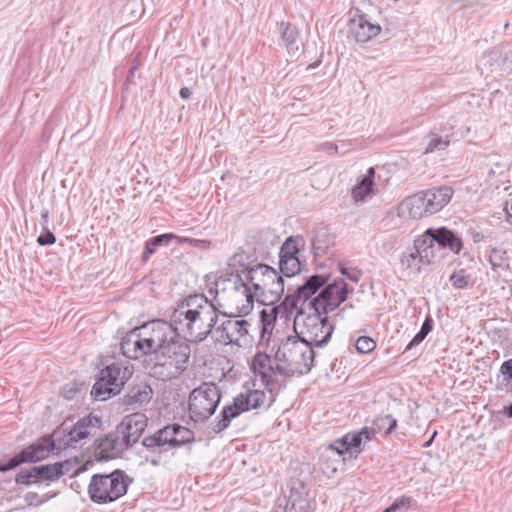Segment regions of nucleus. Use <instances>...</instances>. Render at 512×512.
I'll return each mask as SVG.
<instances>
[{
  "label": "nucleus",
  "instance_id": "a18cd8bd",
  "mask_svg": "<svg viewBox=\"0 0 512 512\" xmlns=\"http://www.w3.org/2000/svg\"><path fill=\"white\" fill-rule=\"evenodd\" d=\"M340 273L352 282H358L362 276L361 270L357 268H347L344 266H340Z\"/></svg>",
  "mask_w": 512,
  "mask_h": 512
},
{
  "label": "nucleus",
  "instance_id": "6ab92c4d",
  "mask_svg": "<svg viewBox=\"0 0 512 512\" xmlns=\"http://www.w3.org/2000/svg\"><path fill=\"white\" fill-rule=\"evenodd\" d=\"M227 265L230 272L226 274V280L231 281L233 278L234 291L236 292V282L238 278L246 283L249 277L248 271L254 269V266H251L250 255L244 251L234 253L229 258Z\"/></svg>",
  "mask_w": 512,
  "mask_h": 512
},
{
  "label": "nucleus",
  "instance_id": "4d7b16f0",
  "mask_svg": "<svg viewBox=\"0 0 512 512\" xmlns=\"http://www.w3.org/2000/svg\"><path fill=\"white\" fill-rule=\"evenodd\" d=\"M503 413L507 418H512V403L504 406Z\"/></svg>",
  "mask_w": 512,
  "mask_h": 512
},
{
  "label": "nucleus",
  "instance_id": "412c9836",
  "mask_svg": "<svg viewBox=\"0 0 512 512\" xmlns=\"http://www.w3.org/2000/svg\"><path fill=\"white\" fill-rule=\"evenodd\" d=\"M69 470L70 463L68 461L33 466V473L37 476L38 484L55 482L67 474Z\"/></svg>",
  "mask_w": 512,
  "mask_h": 512
},
{
  "label": "nucleus",
  "instance_id": "09e8293b",
  "mask_svg": "<svg viewBox=\"0 0 512 512\" xmlns=\"http://www.w3.org/2000/svg\"><path fill=\"white\" fill-rule=\"evenodd\" d=\"M322 459L324 460L323 465H326V467H323V470L325 473H335L337 471V461L336 460H330V456H322Z\"/></svg>",
  "mask_w": 512,
  "mask_h": 512
},
{
  "label": "nucleus",
  "instance_id": "20e7f679",
  "mask_svg": "<svg viewBox=\"0 0 512 512\" xmlns=\"http://www.w3.org/2000/svg\"><path fill=\"white\" fill-rule=\"evenodd\" d=\"M246 283L238 278L236 282V297L245 300L239 313L248 314L255 300L263 305H273L280 300L284 293V280L274 268L266 264H257L248 271Z\"/></svg>",
  "mask_w": 512,
  "mask_h": 512
},
{
  "label": "nucleus",
  "instance_id": "13d9d810",
  "mask_svg": "<svg viewBox=\"0 0 512 512\" xmlns=\"http://www.w3.org/2000/svg\"><path fill=\"white\" fill-rule=\"evenodd\" d=\"M137 69V64L133 65L130 69H129V72H128V75H127V80H130V78L133 77L134 73H135V70Z\"/></svg>",
  "mask_w": 512,
  "mask_h": 512
},
{
  "label": "nucleus",
  "instance_id": "1a4fd4ad",
  "mask_svg": "<svg viewBox=\"0 0 512 512\" xmlns=\"http://www.w3.org/2000/svg\"><path fill=\"white\" fill-rule=\"evenodd\" d=\"M101 424V419L94 414L80 418L73 426H68L67 422H64L54 431L58 449L76 448L81 440L86 439Z\"/></svg>",
  "mask_w": 512,
  "mask_h": 512
},
{
  "label": "nucleus",
  "instance_id": "c756f323",
  "mask_svg": "<svg viewBox=\"0 0 512 512\" xmlns=\"http://www.w3.org/2000/svg\"><path fill=\"white\" fill-rule=\"evenodd\" d=\"M242 412L233 401L232 404L225 405L216 418L212 427L214 433L219 434L226 430L233 419L240 416Z\"/></svg>",
  "mask_w": 512,
  "mask_h": 512
},
{
  "label": "nucleus",
  "instance_id": "7ed1b4c3",
  "mask_svg": "<svg viewBox=\"0 0 512 512\" xmlns=\"http://www.w3.org/2000/svg\"><path fill=\"white\" fill-rule=\"evenodd\" d=\"M218 320L217 308L204 295L194 294L185 298L172 314V322L186 340L201 343L207 339Z\"/></svg>",
  "mask_w": 512,
  "mask_h": 512
},
{
  "label": "nucleus",
  "instance_id": "603ef678",
  "mask_svg": "<svg viewBox=\"0 0 512 512\" xmlns=\"http://www.w3.org/2000/svg\"><path fill=\"white\" fill-rule=\"evenodd\" d=\"M433 329V324H432V319L430 317H427L421 328H420V332H422L423 334H425L426 336L432 331Z\"/></svg>",
  "mask_w": 512,
  "mask_h": 512
},
{
  "label": "nucleus",
  "instance_id": "f03ea898",
  "mask_svg": "<svg viewBox=\"0 0 512 512\" xmlns=\"http://www.w3.org/2000/svg\"><path fill=\"white\" fill-rule=\"evenodd\" d=\"M315 353L309 344L299 337L282 339L273 358L266 353H257L252 368L272 397L286 387V378L307 374L313 367Z\"/></svg>",
  "mask_w": 512,
  "mask_h": 512
},
{
  "label": "nucleus",
  "instance_id": "f8f14e48",
  "mask_svg": "<svg viewBox=\"0 0 512 512\" xmlns=\"http://www.w3.org/2000/svg\"><path fill=\"white\" fill-rule=\"evenodd\" d=\"M434 259L433 251L429 247L424 235L418 236L411 247L401 255L400 263L407 270L420 272L422 267L430 265Z\"/></svg>",
  "mask_w": 512,
  "mask_h": 512
},
{
  "label": "nucleus",
  "instance_id": "bf43d9fd",
  "mask_svg": "<svg viewBox=\"0 0 512 512\" xmlns=\"http://www.w3.org/2000/svg\"><path fill=\"white\" fill-rule=\"evenodd\" d=\"M159 462H160L159 458L158 459L155 458V459L150 460V463L152 465H154V466H157L159 464Z\"/></svg>",
  "mask_w": 512,
  "mask_h": 512
},
{
  "label": "nucleus",
  "instance_id": "a878e982",
  "mask_svg": "<svg viewBox=\"0 0 512 512\" xmlns=\"http://www.w3.org/2000/svg\"><path fill=\"white\" fill-rule=\"evenodd\" d=\"M400 209L403 214L407 213L409 217L414 219L430 215L423 192H418L412 196L406 197L401 202Z\"/></svg>",
  "mask_w": 512,
  "mask_h": 512
},
{
  "label": "nucleus",
  "instance_id": "2f4dec72",
  "mask_svg": "<svg viewBox=\"0 0 512 512\" xmlns=\"http://www.w3.org/2000/svg\"><path fill=\"white\" fill-rule=\"evenodd\" d=\"M305 246L302 236H289L282 244L279 252V258L299 257L298 254Z\"/></svg>",
  "mask_w": 512,
  "mask_h": 512
},
{
  "label": "nucleus",
  "instance_id": "393cba45",
  "mask_svg": "<svg viewBox=\"0 0 512 512\" xmlns=\"http://www.w3.org/2000/svg\"><path fill=\"white\" fill-rule=\"evenodd\" d=\"M265 400V392L258 389H247L245 392L239 393L233 399L242 413L258 409L264 404Z\"/></svg>",
  "mask_w": 512,
  "mask_h": 512
},
{
  "label": "nucleus",
  "instance_id": "49530a36",
  "mask_svg": "<svg viewBox=\"0 0 512 512\" xmlns=\"http://www.w3.org/2000/svg\"><path fill=\"white\" fill-rule=\"evenodd\" d=\"M328 245L323 244L319 237H315L312 240V250L315 258L321 257L327 253Z\"/></svg>",
  "mask_w": 512,
  "mask_h": 512
},
{
  "label": "nucleus",
  "instance_id": "7c9ffc66",
  "mask_svg": "<svg viewBox=\"0 0 512 512\" xmlns=\"http://www.w3.org/2000/svg\"><path fill=\"white\" fill-rule=\"evenodd\" d=\"M174 238V234L165 233L148 239L145 243V249L142 253L141 261L147 262L150 259L151 255H153L156 252L159 246H168L172 239Z\"/></svg>",
  "mask_w": 512,
  "mask_h": 512
},
{
  "label": "nucleus",
  "instance_id": "79ce46f5",
  "mask_svg": "<svg viewBox=\"0 0 512 512\" xmlns=\"http://www.w3.org/2000/svg\"><path fill=\"white\" fill-rule=\"evenodd\" d=\"M355 347L359 353L365 354L376 348V342L368 336H361L357 339Z\"/></svg>",
  "mask_w": 512,
  "mask_h": 512
},
{
  "label": "nucleus",
  "instance_id": "6e6d98bb",
  "mask_svg": "<svg viewBox=\"0 0 512 512\" xmlns=\"http://www.w3.org/2000/svg\"><path fill=\"white\" fill-rule=\"evenodd\" d=\"M505 211H506V220L512 224V203H511L510 207H508V203H506Z\"/></svg>",
  "mask_w": 512,
  "mask_h": 512
},
{
  "label": "nucleus",
  "instance_id": "2eb2a0df",
  "mask_svg": "<svg viewBox=\"0 0 512 512\" xmlns=\"http://www.w3.org/2000/svg\"><path fill=\"white\" fill-rule=\"evenodd\" d=\"M375 433L372 432V428L369 429L367 427L362 428L359 432L356 433H347L339 439H336L333 443H331L326 448V453H332L337 456H343V460H345V455H349L351 458L353 455H357L360 453V445L362 443L363 438L365 440H370L371 435Z\"/></svg>",
  "mask_w": 512,
  "mask_h": 512
},
{
  "label": "nucleus",
  "instance_id": "72a5a7b5",
  "mask_svg": "<svg viewBox=\"0 0 512 512\" xmlns=\"http://www.w3.org/2000/svg\"><path fill=\"white\" fill-rule=\"evenodd\" d=\"M305 266V262H302L299 257L293 258H279V268L283 276L293 277L300 273L302 268Z\"/></svg>",
  "mask_w": 512,
  "mask_h": 512
},
{
  "label": "nucleus",
  "instance_id": "c03bdc74",
  "mask_svg": "<svg viewBox=\"0 0 512 512\" xmlns=\"http://www.w3.org/2000/svg\"><path fill=\"white\" fill-rule=\"evenodd\" d=\"M54 496L55 494L46 495L42 499L38 500L39 496L36 492H27L24 496V499L29 505L39 506L45 503L47 500L53 498Z\"/></svg>",
  "mask_w": 512,
  "mask_h": 512
},
{
  "label": "nucleus",
  "instance_id": "5701e85b",
  "mask_svg": "<svg viewBox=\"0 0 512 512\" xmlns=\"http://www.w3.org/2000/svg\"><path fill=\"white\" fill-rule=\"evenodd\" d=\"M423 194L425 195L428 212L432 215L442 210L450 202L453 190L448 186H440L423 191Z\"/></svg>",
  "mask_w": 512,
  "mask_h": 512
},
{
  "label": "nucleus",
  "instance_id": "f3484780",
  "mask_svg": "<svg viewBox=\"0 0 512 512\" xmlns=\"http://www.w3.org/2000/svg\"><path fill=\"white\" fill-rule=\"evenodd\" d=\"M148 425V418L143 413H133L126 416L117 426L116 430L123 440L124 446L131 448L144 433Z\"/></svg>",
  "mask_w": 512,
  "mask_h": 512
},
{
  "label": "nucleus",
  "instance_id": "ddd939ff",
  "mask_svg": "<svg viewBox=\"0 0 512 512\" xmlns=\"http://www.w3.org/2000/svg\"><path fill=\"white\" fill-rule=\"evenodd\" d=\"M349 16L348 33L356 42L366 43L380 34L381 26L371 22L360 9L351 10Z\"/></svg>",
  "mask_w": 512,
  "mask_h": 512
},
{
  "label": "nucleus",
  "instance_id": "473e14b6",
  "mask_svg": "<svg viewBox=\"0 0 512 512\" xmlns=\"http://www.w3.org/2000/svg\"><path fill=\"white\" fill-rule=\"evenodd\" d=\"M397 428V420L392 415H378L373 420V433H392Z\"/></svg>",
  "mask_w": 512,
  "mask_h": 512
},
{
  "label": "nucleus",
  "instance_id": "39448f33",
  "mask_svg": "<svg viewBox=\"0 0 512 512\" xmlns=\"http://www.w3.org/2000/svg\"><path fill=\"white\" fill-rule=\"evenodd\" d=\"M188 341L178 335L164 345L154 357L152 375L162 381L178 378L189 366L191 347Z\"/></svg>",
  "mask_w": 512,
  "mask_h": 512
},
{
  "label": "nucleus",
  "instance_id": "9d476101",
  "mask_svg": "<svg viewBox=\"0 0 512 512\" xmlns=\"http://www.w3.org/2000/svg\"><path fill=\"white\" fill-rule=\"evenodd\" d=\"M55 449H58V440L54 437V433L51 436H42L30 446L15 454L7 462H0V472L15 469L24 463H36L44 460Z\"/></svg>",
  "mask_w": 512,
  "mask_h": 512
},
{
  "label": "nucleus",
  "instance_id": "0eeeda50",
  "mask_svg": "<svg viewBox=\"0 0 512 512\" xmlns=\"http://www.w3.org/2000/svg\"><path fill=\"white\" fill-rule=\"evenodd\" d=\"M132 373L129 367H123L120 363L107 365L98 373L91 395L95 400L105 401L119 394Z\"/></svg>",
  "mask_w": 512,
  "mask_h": 512
},
{
  "label": "nucleus",
  "instance_id": "423d86ee",
  "mask_svg": "<svg viewBox=\"0 0 512 512\" xmlns=\"http://www.w3.org/2000/svg\"><path fill=\"white\" fill-rule=\"evenodd\" d=\"M133 478L123 470L116 469L107 474H94L88 486V495L96 504H108L123 497Z\"/></svg>",
  "mask_w": 512,
  "mask_h": 512
},
{
  "label": "nucleus",
  "instance_id": "9b49d317",
  "mask_svg": "<svg viewBox=\"0 0 512 512\" xmlns=\"http://www.w3.org/2000/svg\"><path fill=\"white\" fill-rule=\"evenodd\" d=\"M145 344L151 354L156 355L170 340L178 336L175 324L162 319L148 321L141 326Z\"/></svg>",
  "mask_w": 512,
  "mask_h": 512
},
{
  "label": "nucleus",
  "instance_id": "f257e3e1",
  "mask_svg": "<svg viewBox=\"0 0 512 512\" xmlns=\"http://www.w3.org/2000/svg\"><path fill=\"white\" fill-rule=\"evenodd\" d=\"M330 274H314L306 278L292 294L283 300L285 310L296 309L294 330L296 336L310 347L326 345L333 332L334 325L329 322L328 314L344 303L353 288L342 278L328 283Z\"/></svg>",
  "mask_w": 512,
  "mask_h": 512
},
{
  "label": "nucleus",
  "instance_id": "dca6fc26",
  "mask_svg": "<svg viewBox=\"0 0 512 512\" xmlns=\"http://www.w3.org/2000/svg\"><path fill=\"white\" fill-rule=\"evenodd\" d=\"M423 235L427 240L429 247L433 251L434 256L435 244H437L439 248L448 249L455 255H458L463 249V241L461 237L447 227H439L436 229L428 228Z\"/></svg>",
  "mask_w": 512,
  "mask_h": 512
},
{
  "label": "nucleus",
  "instance_id": "6e6552de",
  "mask_svg": "<svg viewBox=\"0 0 512 512\" xmlns=\"http://www.w3.org/2000/svg\"><path fill=\"white\" fill-rule=\"evenodd\" d=\"M222 394L219 387L212 382H204L194 388L188 399V412L195 422L208 420L216 411Z\"/></svg>",
  "mask_w": 512,
  "mask_h": 512
},
{
  "label": "nucleus",
  "instance_id": "5fc2aeb1",
  "mask_svg": "<svg viewBox=\"0 0 512 512\" xmlns=\"http://www.w3.org/2000/svg\"><path fill=\"white\" fill-rule=\"evenodd\" d=\"M179 95L182 99H189L191 96V90L188 87H182L179 91Z\"/></svg>",
  "mask_w": 512,
  "mask_h": 512
},
{
  "label": "nucleus",
  "instance_id": "e433bc0d",
  "mask_svg": "<svg viewBox=\"0 0 512 512\" xmlns=\"http://www.w3.org/2000/svg\"><path fill=\"white\" fill-rule=\"evenodd\" d=\"M175 429V448L181 447L186 444H191L195 441V433L191 429L184 427L180 424H176Z\"/></svg>",
  "mask_w": 512,
  "mask_h": 512
},
{
  "label": "nucleus",
  "instance_id": "4468645a",
  "mask_svg": "<svg viewBox=\"0 0 512 512\" xmlns=\"http://www.w3.org/2000/svg\"><path fill=\"white\" fill-rule=\"evenodd\" d=\"M313 506L306 486L295 482L289 491V495L278 500L275 512H312Z\"/></svg>",
  "mask_w": 512,
  "mask_h": 512
},
{
  "label": "nucleus",
  "instance_id": "de8ad7c7",
  "mask_svg": "<svg viewBox=\"0 0 512 512\" xmlns=\"http://www.w3.org/2000/svg\"><path fill=\"white\" fill-rule=\"evenodd\" d=\"M37 242L40 246L53 245L56 242V237L50 230H47L39 235Z\"/></svg>",
  "mask_w": 512,
  "mask_h": 512
},
{
  "label": "nucleus",
  "instance_id": "e2e57ef3",
  "mask_svg": "<svg viewBox=\"0 0 512 512\" xmlns=\"http://www.w3.org/2000/svg\"><path fill=\"white\" fill-rule=\"evenodd\" d=\"M431 441H432V439H430L428 442H426L424 446H425V447L429 446V445H430V443H431Z\"/></svg>",
  "mask_w": 512,
  "mask_h": 512
},
{
  "label": "nucleus",
  "instance_id": "052dcab7",
  "mask_svg": "<svg viewBox=\"0 0 512 512\" xmlns=\"http://www.w3.org/2000/svg\"><path fill=\"white\" fill-rule=\"evenodd\" d=\"M352 308L353 306L350 304V305H345L343 308H342V312L345 311L347 308Z\"/></svg>",
  "mask_w": 512,
  "mask_h": 512
},
{
  "label": "nucleus",
  "instance_id": "680f3d73",
  "mask_svg": "<svg viewBox=\"0 0 512 512\" xmlns=\"http://www.w3.org/2000/svg\"><path fill=\"white\" fill-rule=\"evenodd\" d=\"M42 217H43L44 219H47V218H48V211L44 212V213L42 214Z\"/></svg>",
  "mask_w": 512,
  "mask_h": 512
},
{
  "label": "nucleus",
  "instance_id": "b1692460",
  "mask_svg": "<svg viewBox=\"0 0 512 512\" xmlns=\"http://www.w3.org/2000/svg\"><path fill=\"white\" fill-rule=\"evenodd\" d=\"M153 390L146 382L133 385L123 398V404L131 408H137L150 402Z\"/></svg>",
  "mask_w": 512,
  "mask_h": 512
},
{
  "label": "nucleus",
  "instance_id": "58836bf2",
  "mask_svg": "<svg viewBox=\"0 0 512 512\" xmlns=\"http://www.w3.org/2000/svg\"><path fill=\"white\" fill-rule=\"evenodd\" d=\"M134 339H136L135 328L126 333L120 343L122 354L129 359H133Z\"/></svg>",
  "mask_w": 512,
  "mask_h": 512
},
{
  "label": "nucleus",
  "instance_id": "bb28decb",
  "mask_svg": "<svg viewBox=\"0 0 512 512\" xmlns=\"http://www.w3.org/2000/svg\"><path fill=\"white\" fill-rule=\"evenodd\" d=\"M375 170L370 167L366 174L353 186L351 197L354 202L364 201L368 196L375 194Z\"/></svg>",
  "mask_w": 512,
  "mask_h": 512
},
{
  "label": "nucleus",
  "instance_id": "4be33fe9",
  "mask_svg": "<svg viewBox=\"0 0 512 512\" xmlns=\"http://www.w3.org/2000/svg\"><path fill=\"white\" fill-rule=\"evenodd\" d=\"M176 424H169L156 431L153 435L147 436L143 439L142 445L147 450L154 451V449H161L163 446H170L175 448V434Z\"/></svg>",
  "mask_w": 512,
  "mask_h": 512
},
{
  "label": "nucleus",
  "instance_id": "8fccbe9b",
  "mask_svg": "<svg viewBox=\"0 0 512 512\" xmlns=\"http://www.w3.org/2000/svg\"><path fill=\"white\" fill-rule=\"evenodd\" d=\"M319 151H323L328 155H334L338 153V146L333 142H324L319 145Z\"/></svg>",
  "mask_w": 512,
  "mask_h": 512
},
{
  "label": "nucleus",
  "instance_id": "4c0bfd02",
  "mask_svg": "<svg viewBox=\"0 0 512 512\" xmlns=\"http://www.w3.org/2000/svg\"><path fill=\"white\" fill-rule=\"evenodd\" d=\"M508 260L507 252L502 249L492 248L489 253V262L493 269L503 268Z\"/></svg>",
  "mask_w": 512,
  "mask_h": 512
},
{
  "label": "nucleus",
  "instance_id": "ea45409f",
  "mask_svg": "<svg viewBox=\"0 0 512 512\" xmlns=\"http://www.w3.org/2000/svg\"><path fill=\"white\" fill-rule=\"evenodd\" d=\"M15 482L20 485H32V484H38L37 483V476L35 473H33V466L30 468H23L21 469L16 477Z\"/></svg>",
  "mask_w": 512,
  "mask_h": 512
},
{
  "label": "nucleus",
  "instance_id": "c9c22d12",
  "mask_svg": "<svg viewBox=\"0 0 512 512\" xmlns=\"http://www.w3.org/2000/svg\"><path fill=\"white\" fill-rule=\"evenodd\" d=\"M136 339H134L133 343V359H139L141 357L151 355L149 349H147V345L145 344L143 332L140 326L135 327Z\"/></svg>",
  "mask_w": 512,
  "mask_h": 512
},
{
  "label": "nucleus",
  "instance_id": "a19ab883",
  "mask_svg": "<svg viewBox=\"0 0 512 512\" xmlns=\"http://www.w3.org/2000/svg\"><path fill=\"white\" fill-rule=\"evenodd\" d=\"M452 286L458 289H464L469 285V276L465 274V271H455L449 278Z\"/></svg>",
  "mask_w": 512,
  "mask_h": 512
},
{
  "label": "nucleus",
  "instance_id": "f704fd0d",
  "mask_svg": "<svg viewBox=\"0 0 512 512\" xmlns=\"http://www.w3.org/2000/svg\"><path fill=\"white\" fill-rule=\"evenodd\" d=\"M427 139L428 142L424 150V154H430L436 151L445 150L450 144V140L448 139V137L443 138L442 136L434 132H430L427 135Z\"/></svg>",
  "mask_w": 512,
  "mask_h": 512
},
{
  "label": "nucleus",
  "instance_id": "aec40b11",
  "mask_svg": "<svg viewBox=\"0 0 512 512\" xmlns=\"http://www.w3.org/2000/svg\"><path fill=\"white\" fill-rule=\"evenodd\" d=\"M127 449V446H124L121 435L115 430L100 439L95 454L99 460H109L118 457Z\"/></svg>",
  "mask_w": 512,
  "mask_h": 512
},
{
  "label": "nucleus",
  "instance_id": "c85d7f7f",
  "mask_svg": "<svg viewBox=\"0 0 512 512\" xmlns=\"http://www.w3.org/2000/svg\"><path fill=\"white\" fill-rule=\"evenodd\" d=\"M293 310L288 309L285 310L283 306V302L279 306H273L269 309H262L260 312V322H261V336L265 337L266 334H271L272 329L274 327V323L276 321L277 315L282 313L283 316H288Z\"/></svg>",
  "mask_w": 512,
  "mask_h": 512
},
{
  "label": "nucleus",
  "instance_id": "3c124183",
  "mask_svg": "<svg viewBox=\"0 0 512 512\" xmlns=\"http://www.w3.org/2000/svg\"><path fill=\"white\" fill-rule=\"evenodd\" d=\"M425 338H426V335L419 331L413 337V339L408 343V345L406 346L405 350L407 351V350L412 349L414 346L420 344Z\"/></svg>",
  "mask_w": 512,
  "mask_h": 512
},
{
  "label": "nucleus",
  "instance_id": "37998d69",
  "mask_svg": "<svg viewBox=\"0 0 512 512\" xmlns=\"http://www.w3.org/2000/svg\"><path fill=\"white\" fill-rule=\"evenodd\" d=\"M82 388H83V384L78 383V382H73V383L65 385L62 393H63L64 398L71 400L75 397V395L77 393H79L81 391Z\"/></svg>",
  "mask_w": 512,
  "mask_h": 512
},
{
  "label": "nucleus",
  "instance_id": "cd10ccee",
  "mask_svg": "<svg viewBox=\"0 0 512 512\" xmlns=\"http://www.w3.org/2000/svg\"><path fill=\"white\" fill-rule=\"evenodd\" d=\"M278 31L287 52L294 56L299 52L298 37L299 31L295 25L290 22H280Z\"/></svg>",
  "mask_w": 512,
  "mask_h": 512
},
{
  "label": "nucleus",
  "instance_id": "a211bd4d",
  "mask_svg": "<svg viewBox=\"0 0 512 512\" xmlns=\"http://www.w3.org/2000/svg\"><path fill=\"white\" fill-rule=\"evenodd\" d=\"M250 326L251 324L244 319H227L218 330L225 343L240 345L242 340L245 341Z\"/></svg>",
  "mask_w": 512,
  "mask_h": 512
},
{
  "label": "nucleus",
  "instance_id": "864d4df0",
  "mask_svg": "<svg viewBox=\"0 0 512 512\" xmlns=\"http://www.w3.org/2000/svg\"><path fill=\"white\" fill-rule=\"evenodd\" d=\"M471 237L474 243H479L484 240V234L478 231H473Z\"/></svg>",
  "mask_w": 512,
  "mask_h": 512
}]
</instances>
